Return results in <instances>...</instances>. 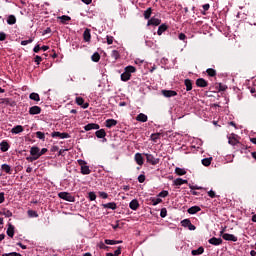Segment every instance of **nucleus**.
I'll return each instance as SVG.
<instances>
[{"instance_id":"obj_28","label":"nucleus","mask_w":256,"mask_h":256,"mask_svg":"<svg viewBox=\"0 0 256 256\" xmlns=\"http://www.w3.org/2000/svg\"><path fill=\"white\" fill-rule=\"evenodd\" d=\"M184 85L186 87V91H191L193 89V82L190 79H186L184 81Z\"/></svg>"},{"instance_id":"obj_10","label":"nucleus","mask_w":256,"mask_h":256,"mask_svg":"<svg viewBox=\"0 0 256 256\" xmlns=\"http://www.w3.org/2000/svg\"><path fill=\"white\" fill-rule=\"evenodd\" d=\"M162 95L164 97H177V91L174 90H162Z\"/></svg>"},{"instance_id":"obj_44","label":"nucleus","mask_w":256,"mask_h":256,"mask_svg":"<svg viewBox=\"0 0 256 256\" xmlns=\"http://www.w3.org/2000/svg\"><path fill=\"white\" fill-rule=\"evenodd\" d=\"M1 215H5L6 217H13V212L10 210L4 209Z\"/></svg>"},{"instance_id":"obj_1","label":"nucleus","mask_w":256,"mask_h":256,"mask_svg":"<svg viewBox=\"0 0 256 256\" xmlns=\"http://www.w3.org/2000/svg\"><path fill=\"white\" fill-rule=\"evenodd\" d=\"M30 155L32 157H27V161H30V163H33V161H37V159H39V157H41L40 154V149L37 146H32L30 149Z\"/></svg>"},{"instance_id":"obj_52","label":"nucleus","mask_w":256,"mask_h":256,"mask_svg":"<svg viewBox=\"0 0 256 256\" xmlns=\"http://www.w3.org/2000/svg\"><path fill=\"white\" fill-rule=\"evenodd\" d=\"M88 197L91 201H95V199H97V195L95 194V192H89Z\"/></svg>"},{"instance_id":"obj_46","label":"nucleus","mask_w":256,"mask_h":256,"mask_svg":"<svg viewBox=\"0 0 256 256\" xmlns=\"http://www.w3.org/2000/svg\"><path fill=\"white\" fill-rule=\"evenodd\" d=\"M159 137H161V133L151 134V140L154 141L155 143L157 142V139H159Z\"/></svg>"},{"instance_id":"obj_51","label":"nucleus","mask_w":256,"mask_h":256,"mask_svg":"<svg viewBox=\"0 0 256 256\" xmlns=\"http://www.w3.org/2000/svg\"><path fill=\"white\" fill-rule=\"evenodd\" d=\"M29 217H39V214H37V211L34 210H28Z\"/></svg>"},{"instance_id":"obj_31","label":"nucleus","mask_w":256,"mask_h":256,"mask_svg":"<svg viewBox=\"0 0 256 256\" xmlns=\"http://www.w3.org/2000/svg\"><path fill=\"white\" fill-rule=\"evenodd\" d=\"M81 173H82V175H90L91 174V169H89V166H87V164L81 167Z\"/></svg>"},{"instance_id":"obj_61","label":"nucleus","mask_w":256,"mask_h":256,"mask_svg":"<svg viewBox=\"0 0 256 256\" xmlns=\"http://www.w3.org/2000/svg\"><path fill=\"white\" fill-rule=\"evenodd\" d=\"M7 39V34L5 32H0V41H5Z\"/></svg>"},{"instance_id":"obj_50","label":"nucleus","mask_w":256,"mask_h":256,"mask_svg":"<svg viewBox=\"0 0 256 256\" xmlns=\"http://www.w3.org/2000/svg\"><path fill=\"white\" fill-rule=\"evenodd\" d=\"M41 61H43V58L39 55H36L35 58H34V62L37 64V65H41Z\"/></svg>"},{"instance_id":"obj_63","label":"nucleus","mask_w":256,"mask_h":256,"mask_svg":"<svg viewBox=\"0 0 256 256\" xmlns=\"http://www.w3.org/2000/svg\"><path fill=\"white\" fill-rule=\"evenodd\" d=\"M77 162H78V165H80V167H84L85 165H87V162L85 160L79 159Z\"/></svg>"},{"instance_id":"obj_47","label":"nucleus","mask_w":256,"mask_h":256,"mask_svg":"<svg viewBox=\"0 0 256 256\" xmlns=\"http://www.w3.org/2000/svg\"><path fill=\"white\" fill-rule=\"evenodd\" d=\"M190 224H191V220L189 219H184L181 221L182 227H189Z\"/></svg>"},{"instance_id":"obj_22","label":"nucleus","mask_w":256,"mask_h":256,"mask_svg":"<svg viewBox=\"0 0 256 256\" xmlns=\"http://www.w3.org/2000/svg\"><path fill=\"white\" fill-rule=\"evenodd\" d=\"M203 253H205V248H203V246H200L198 249L191 251V255L193 256L203 255Z\"/></svg>"},{"instance_id":"obj_26","label":"nucleus","mask_w":256,"mask_h":256,"mask_svg":"<svg viewBox=\"0 0 256 256\" xmlns=\"http://www.w3.org/2000/svg\"><path fill=\"white\" fill-rule=\"evenodd\" d=\"M168 29V26L166 24H161L159 27H158V31H157V35H163V33H165V31H167Z\"/></svg>"},{"instance_id":"obj_15","label":"nucleus","mask_w":256,"mask_h":256,"mask_svg":"<svg viewBox=\"0 0 256 256\" xmlns=\"http://www.w3.org/2000/svg\"><path fill=\"white\" fill-rule=\"evenodd\" d=\"M83 39L86 43H89L91 41V29L86 28L83 33Z\"/></svg>"},{"instance_id":"obj_13","label":"nucleus","mask_w":256,"mask_h":256,"mask_svg":"<svg viewBox=\"0 0 256 256\" xmlns=\"http://www.w3.org/2000/svg\"><path fill=\"white\" fill-rule=\"evenodd\" d=\"M93 129H100L99 124L89 123L84 126V131H93Z\"/></svg>"},{"instance_id":"obj_19","label":"nucleus","mask_w":256,"mask_h":256,"mask_svg":"<svg viewBox=\"0 0 256 256\" xmlns=\"http://www.w3.org/2000/svg\"><path fill=\"white\" fill-rule=\"evenodd\" d=\"M196 85H197V87H207V85H209V82H207V80H205L203 78H198L196 80Z\"/></svg>"},{"instance_id":"obj_6","label":"nucleus","mask_w":256,"mask_h":256,"mask_svg":"<svg viewBox=\"0 0 256 256\" xmlns=\"http://www.w3.org/2000/svg\"><path fill=\"white\" fill-rule=\"evenodd\" d=\"M76 103L82 107V109H87L89 107V103H85V99H83V97H76Z\"/></svg>"},{"instance_id":"obj_54","label":"nucleus","mask_w":256,"mask_h":256,"mask_svg":"<svg viewBox=\"0 0 256 256\" xmlns=\"http://www.w3.org/2000/svg\"><path fill=\"white\" fill-rule=\"evenodd\" d=\"M189 188L192 191H196V190L200 191L201 189H203V187H201V186H194V185H191V184H189Z\"/></svg>"},{"instance_id":"obj_12","label":"nucleus","mask_w":256,"mask_h":256,"mask_svg":"<svg viewBox=\"0 0 256 256\" xmlns=\"http://www.w3.org/2000/svg\"><path fill=\"white\" fill-rule=\"evenodd\" d=\"M134 159H135L137 165L142 166L143 163H145V160L143 159V154H141V153H136L134 156Z\"/></svg>"},{"instance_id":"obj_56","label":"nucleus","mask_w":256,"mask_h":256,"mask_svg":"<svg viewBox=\"0 0 256 256\" xmlns=\"http://www.w3.org/2000/svg\"><path fill=\"white\" fill-rule=\"evenodd\" d=\"M204 11L202 12V15H207V13H205V11H209L210 5L209 4H204L203 6Z\"/></svg>"},{"instance_id":"obj_16","label":"nucleus","mask_w":256,"mask_h":256,"mask_svg":"<svg viewBox=\"0 0 256 256\" xmlns=\"http://www.w3.org/2000/svg\"><path fill=\"white\" fill-rule=\"evenodd\" d=\"M41 113V107L39 106H32L29 109L30 115H39Z\"/></svg>"},{"instance_id":"obj_21","label":"nucleus","mask_w":256,"mask_h":256,"mask_svg":"<svg viewBox=\"0 0 256 256\" xmlns=\"http://www.w3.org/2000/svg\"><path fill=\"white\" fill-rule=\"evenodd\" d=\"M102 207H104V209H112V211H115V209H117V203L109 202L106 204H102Z\"/></svg>"},{"instance_id":"obj_7","label":"nucleus","mask_w":256,"mask_h":256,"mask_svg":"<svg viewBox=\"0 0 256 256\" xmlns=\"http://www.w3.org/2000/svg\"><path fill=\"white\" fill-rule=\"evenodd\" d=\"M208 243H210V245L219 246V245L223 244V239L217 238V237H212L208 240Z\"/></svg>"},{"instance_id":"obj_37","label":"nucleus","mask_w":256,"mask_h":256,"mask_svg":"<svg viewBox=\"0 0 256 256\" xmlns=\"http://www.w3.org/2000/svg\"><path fill=\"white\" fill-rule=\"evenodd\" d=\"M211 161H213V157L204 158L202 159V165H204V167H209V165H211Z\"/></svg>"},{"instance_id":"obj_64","label":"nucleus","mask_w":256,"mask_h":256,"mask_svg":"<svg viewBox=\"0 0 256 256\" xmlns=\"http://www.w3.org/2000/svg\"><path fill=\"white\" fill-rule=\"evenodd\" d=\"M99 247L100 249H109V246L105 245L103 242H100Z\"/></svg>"},{"instance_id":"obj_27","label":"nucleus","mask_w":256,"mask_h":256,"mask_svg":"<svg viewBox=\"0 0 256 256\" xmlns=\"http://www.w3.org/2000/svg\"><path fill=\"white\" fill-rule=\"evenodd\" d=\"M228 143H229V145H237V144H239V140H237V138H235V134H232V136H230L228 138Z\"/></svg>"},{"instance_id":"obj_17","label":"nucleus","mask_w":256,"mask_h":256,"mask_svg":"<svg viewBox=\"0 0 256 256\" xmlns=\"http://www.w3.org/2000/svg\"><path fill=\"white\" fill-rule=\"evenodd\" d=\"M9 143L6 140H3L0 143V150L2 151V153H7V151H9Z\"/></svg>"},{"instance_id":"obj_4","label":"nucleus","mask_w":256,"mask_h":256,"mask_svg":"<svg viewBox=\"0 0 256 256\" xmlns=\"http://www.w3.org/2000/svg\"><path fill=\"white\" fill-rule=\"evenodd\" d=\"M222 235V239H224V241H233V243H237L238 239L237 236L233 235V234H229V233H223V231L220 232Z\"/></svg>"},{"instance_id":"obj_2","label":"nucleus","mask_w":256,"mask_h":256,"mask_svg":"<svg viewBox=\"0 0 256 256\" xmlns=\"http://www.w3.org/2000/svg\"><path fill=\"white\" fill-rule=\"evenodd\" d=\"M144 156L146 157L147 163L150 165H159V162L161 161L160 158L154 157L153 154L144 153Z\"/></svg>"},{"instance_id":"obj_41","label":"nucleus","mask_w":256,"mask_h":256,"mask_svg":"<svg viewBox=\"0 0 256 256\" xmlns=\"http://www.w3.org/2000/svg\"><path fill=\"white\" fill-rule=\"evenodd\" d=\"M151 13H153V10L151 8H148L146 11H144V18L145 19H150L151 18Z\"/></svg>"},{"instance_id":"obj_45","label":"nucleus","mask_w":256,"mask_h":256,"mask_svg":"<svg viewBox=\"0 0 256 256\" xmlns=\"http://www.w3.org/2000/svg\"><path fill=\"white\" fill-rule=\"evenodd\" d=\"M36 137L38 139H41L42 141H45V133H43L41 131L36 132Z\"/></svg>"},{"instance_id":"obj_30","label":"nucleus","mask_w":256,"mask_h":256,"mask_svg":"<svg viewBox=\"0 0 256 256\" xmlns=\"http://www.w3.org/2000/svg\"><path fill=\"white\" fill-rule=\"evenodd\" d=\"M91 60L94 63H99V61H101V55L99 54V52H95L92 56H91Z\"/></svg>"},{"instance_id":"obj_33","label":"nucleus","mask_w":256,"mask_h":256,"mask_svg":"<svg viewBox=\"0 0 256 256\" xmlns=\"http://www.w3.org/2000/svg\"><path fill=\"white\" fill-rule=\"evenodd\" d=\"M206 73H207L208 77H217V70H215L213 68H208L206 70Z\"/></svg>"},{"instance_id":"obj_5","label":"nucleus","mask_w":256,"mask_h":256,"mask_svg":"<svg viewBox=\"0 0 256 256\" xmlns=\"http://www.w3.org/2000/svg\"><path fill=\"white\" fill-rule=\"evenodd\" d=\"M51 137H53V139L59 137V139H69L71 137V135H69V133L67 132H52Z\"/></svg>"},{"instance_id":"obj_55","label":"nucleus","mask_w":256,"mask_h":256,"mask_svg":"<svg viewBox=\"0 0 256 256\" xmlns=\"http://www.w3.org/2000/svg\"><path fill=\"white\" fill-rule=\"evenodd\" d=\"M145 179H146V177L144 174H141L138 176L139 183H145Z\"/></svg>"},{"instance_id":"obj_3","label":"nucleus","mask_w":256,"mask_h":256,"mask_svg":"<svg viewBox=\"0 0 256 256\" xmlns=\"http://www.w3.org/2000/svg\"><path fill=\"white\" fill-rule=\"evenodd\" d=\"M58 197L60 199H63L64 201H68L69 203H75V197L71 195V193L68 192H60L58 194Z\"/></svg>"},{"instance_id":"obj_58","label":"nucleus","mask_w":256,"mask_h":256,"mask_svg":"<svg viewBox=\"0 0 256 256\" xmlns=\"http://www.w3.org/2000/svg\"><path fill=\"white\" fill-rule=\"evenodd\" d=\"M178 39H180V41H185L187 39V35H185V33H180L178 35Z\"/></svg>"},{"instance_id":"obj_18","label":"nucleus","mask_w":256,"mask_h":256,"mask_svg":"<svg viewBox=\"0 0 256 256\" xmlns=\"http://www.w3.org/2000/svg\"><path fill=\"white\" fill-rule=\"evenodd\" d=\"M23 131H25V129L21 125H17L11 129V133L14 135H19V133H23Z\"/></svg>"},{"instance_id":"obj_9","label":"nucleus","mask_w":256,"mask_h":256,"mask_svg":"<svg viewBox=\"0 0 256 256\" xmlns=\"http://www.w3.org/2000/svg\"><path fill=\"white\" fill-rule=\"evenodd\" d=\"M8 237H11V239H13V237L15 236V226H13V224L8 223V228L6 231Z\"/></svg>"},{"instance_id":"obj_14","label":"nucleus","mask_w":256,"mask_h":256,"mask_svg":"<svg viewBox=\"0 0 256 256\" xmlns=\"http://www.w3.org/2000/svg\"><path fill=\"white\" fill-rule=\"evenodd\" d=\"M129 207H130V209H132V211H137L139 209V200L138 199H133L129 203Z\"/></svg>"},{"instance_id":"obj_8","label":"nucleus","mask_w":256,"mask_h":256,"mask_svg":"<svg viewBox=\"0 0 256 256\" xmlns=\"http://www.w3.org/2000/svg\"><path fill=\"white\" fill-rule=\"evenodd\" d=\"M153 25L154 27H157L159 25H161V19H158V18H155V17H152L150 20H148L147 22V26H151Z\"/></svg>"},{"instance_id":"obj_53","label":"nucleus","mask_w":256,"mask_h":256,"mask_svg":"<svg viewBox=\"0 0 256 256\" xmlns=\"http://www.w3.org/2000/svg\"><path fill=\"white\" fill-rule=\"evenodd\" d=\"M2 256H23L20 253L17 252H10V253H4Z\"/></svg>"},{"instance_id":"obj_62","label":"nucleus","mask_w":256,"mask_h":256,"mask_svg":"<svg viewBox=\"0 0 256 256\" xmlns=\"http://www.w3.org/2000/svg\"><path fill=\"white\" fill-rule=\"evenodd\" d=\"M121 249H122L121 246H119V247L117 248V250L114 251V254H113V255H114V256H119V255H121Z\"/></svg>"},{"instance_id":"obj_60","label":"nucleus","mask_w":256,"mask_h":256,"mask_svg":"<svg viewBox=\"0 0 256 256\" xmlns=\"http://www.w3.org/2000/svg\"><path fill=\"white\" fill-rule=\"evenodd\" d=\"M108 45H113V36H106Z\"/></svg>"},{"instance_id":"obj_48","label":"nucleus","mask_w":256,"mask_h":256,"mask_svg":"<svg viewBox=\"0 0 256 256\" xmlns=\"http://www.w3.org/2000/svg\"><path fill=\"white\" fill-rule=\"evenodd\" d=\"M168 196H169V191H167V190H163L158 194V197H162V198H165Z\"/></svg>"},{"instance_id":"obj_35","label":"nucleus","mask_w":256,"mask_h":256,"mask_svg":"<svg viewBox=\"0 0 256 256\" xmlns=\"http://www.w3.org/2000/svg\"><path fill=\"white\" fill-rule=\"evenodd\" d=\"M2 171H5L8 175H11V166L9 164H2L1 165Z\"/></svg>"},{"instance_id":"obj_20","label":"nucleus","mask_w":256,"mask_h":256,"mask_svg":"<svg viewBox=\"0 0 256 256\" xmlns=\"http://www.w3.org/2000/svg\"><path fill=\"white\" fill-rule=\"evenodd\" d=\"M136 121H139L140 123H147L148 117L144 113H140L137 115Z\"/></svg>"},{"instance_id":"obj_57","label":"nucleus","mask_w":256,"mask_h":256,"mask_svg":"<svg viewBox=\"0 0 256 256\" xmlns=\"http://www.w3.org/2000/svg\"><path fill=\"white\" fill-rule=\"evenodd\" d=\"M208 196L211 197V199H215L217 197L215 191L213 190L208 191Z\"/></svg>"},{"instance_id":"obj_59","label":"nucleus","mask_w":256,"mask_h":256,"mask_svg":"<svg viewBox=\"0 0 256 256\" xmlns=\"http://www.w3.org/2000/svg\"><path fill=\"white\" fill-rule=\"evenodd\" d=\"M99 196L102 199H107L109 197V194H107V192H99Z\"/></svg>"},{"instance_id":"obj_43","label":"nucleus","mask_w":256,"mask_h":256,"mask_svg":"<svg viewBox=\"0 0 256 256\" xmlns=\"http://www.w3.org/2000/svg\"><path fill=\"white\" fill-rule=\"evenodd\" d=\"M59 19L61 20V23H67L68 21L71 20V17H69L67 15H63V16L59 17Z\"/></svg>"},{"instance_id":"obj_32","label":"nucleus","mask_w":256,"mask_h":256,"mask_svg":"<svg viewBox=\"0 0 256 256\" xmlns=\"http://www.w3.org/2000/svg\"><path fill=\"white\" fill-rule=\"evenodd\" d=\"M7 23L8 25H15L17 23V18L15 15L8 16Z\"/></svg>"},{"instance_id":"obj_39","label":"nucleus","mask_w":256,"mask_h":256,"mask_svg":"<svg viewBox=\"0 0 256 256\" xmlns=\"http://www.w3.org/2000/svg\"><path fill=\"white\" fill-rule=\"evenodd\" d=\"M120 57H121V54H119V51L113 50L111 52V58L114 59L115 61H117V59H119Z\"/></svg>"},{"instance_id":"obj_34","label":"nucleus","mask_w":256,"mask_h":256,"mask_svg":"<svg viewBox=\"0 0 256 256\" xmlns=\"http://www.w3.org/2000/svg\"><path fill=\"white\" fill-rule=\"evenodd\" d=\"M187 183H188V181L183 180L182 178H177V179L174 180V185H176V186L185 185Z\"/></svg>"},{"instance_id":"obj_49","label":"nucleus","mask_w":256,"mask_h":256,"mask_svg":"<svg viewBox=\"0 0 256 256\" xmlns=\"http://www.w3.org/2000/svg\"><path fill=\"white\" fill-rule=\"evenodd\" d=\"M160 217H162V219H165V217H167V208H162L161 209Z\"/></svg>"},{"instance_id":"obj_42","label":"nucleus","mask_w":256,"mask_h":256,"mask_svg":"<svg viewBox=\"0 0 256 256\" xmlns=\"http://www.w3.org/2000/svg\"><path fill=\"white\" fill-rule=\"evenodd\" d=\"M152 205H159V203H163V200L161 198H151Z\"/></svg>"},{"instance_id":"obj_23","label":"nucleus","mask_w":256,"mask_h":256,"mask_svg":"<svg viewBox=\"0 0 256 256\" xmlns=\"http://www.w3.org/2000/svg\"><path fill=\"white\" fill-rule=\"evenodd\" d=\"M187 211H188L189 215H195V213H199V211H201V207L192 206Z\"/></svg>"},{"instance_id":"obj_24","label":"nucleus","mask_w":256,"mask_h":256,"mask_svg":"<svg viewBox=\"0 0 256 256\" xmlns=\"http://www.w3.org/2000/svg\"><path fill=\"white\" fill-rule=\"evenodd\" d=\"M104 243L106 245H119V244L123 243V240H109V239H105Z\"/></svg>"},{"instance_id":"obj_11","label":"nucleus","mask_w":256,"mask_h":256,"mask_svg":"<svg viewBox=\"0 0 256 256\" xmlns=\"http://www.w3.org/2000/svg\"><path fill=\"white\" fill-rule=\"evenodd\" d=\"M95 135L98 139H104V141H107V138H105L107 136V132H105V129H100L96 131Z\"/></svg>"},{"instance_id":"obj_36","label":"nucleus","mask_w":256,"mask_h":256,"mask_svg":"<svg viewBox=\"0 0 256 256\" xmlns=\"http://www.w3.org/2000/svg\"><path fill=\"white\" fill-rule=\"evenodd\" d=\"M124 71H127L129 75H131V73H135L137 71V68H135V66H126Z\"/></svg>"},{"instance_id":"obj_25","label":"nucleus","mask_w":256,"mask_h":256,"mask_svg":"<svg viewBox=\"0 0 256 256\" xmlns=\"http://www.w3.org/2000/svg\"><path fill=\"white\" fill-rule=\"evenodd\" d=\"M117 125V120L115 119H107L106 120V127L111 129V127H115Z\"/></svg>"},{"instance_id":"obj_29","label":"nucleus","mask_w":256,"mask_h":256,"mask_svg":"<svg viewBox=\"0 0 256 256\" xmlns=\"http://www.w3.org/2000/svg\"><path fill=\"white\" fill-rule=\"evenodd\" d=\"M131 79V74L124 70V73L121 74V81L127 82Z\"/></svg>"},{"instance_id":"obj_38","label":"nucleus","mask_w":256,"mask_h":256,"mask_svg":"<svg viewBox=\"0 0 256 256\" xmlns=\"http://www.w3.org/2000/svg\"><path fill=\"white\" fill-rule=\"evenodd\" d=\"M175 173H176V175H179V176L187 175V171H185V169L179 168V167H177L175 169Z\"/></svg>"},{"instance_id":"obj_40","label":"nucleus","mask_w":256,"mask_h":256,"mask_svg":"<svg viewBox=\"0 0 256 256\" xmlns=\"http://www.w3.org/2000/svg\"><path fill=\"white\" fill-rule=\"evenodd\" d=\"M29 97H30V99H31L32 101H41V98H40L39 95H38L37 93H35V92L31 93Z\"/></svg>"}]
</instances>
